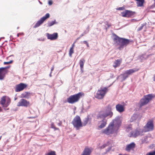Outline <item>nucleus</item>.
<instances>
[{
	"label": "nucleus",
	"mask_w": 155,
	"mask_h": 155,
	"mask_svg": "<svg viewBox=\"0 0 155 155\" xmlns=\"http://www.w3.org/2000/svg\"><path fill=\"white\" fill-rule=\"evenodd\" d=\"M114 41L115 44L120 46L119 48L120 50L123 48L124 47L126 46L130 42H132L130 40L120 38L116 35H115Z\"/></svg>",
	"instance_id": "f257e3e1"
},
{
	"label": "nucleus",
	"mask_w": 155,
	"mask_h": 155,
	"mask_svg": "<svg viewBox=\"0 0 155 155\" xmlns=\"http://www.w3.org/2000/svg\"><path fill=\"white\" fill-rule=\"evenodd\" d=\"M108 91L107 88V87H101L97 92L95 95V98L101 99L103 98L106 94Z\"/></svg>",
	"instance_id": "f03ea898"
},
{
	"label": "nucleus",
	"mask_w": 155,
	"mask_h": 155,
	"mask_svg": "<svg viewBox=\"0 0 155 155\" xmlns=\"http://www.w3.org/2000/svg\"><path fill=\"white\" fill-rule=\"evenodd\" d=\"M113 115V113L111 111V108L107 107L106 110L101 111L99 115V117L100 118H104L107 117H112Z\"/></svg>",
	"instance_id": "7ed1b4c3"
},
{
	"label": "nucleus",
	"mask_w": 155,
	"mask_h": 155,
	"mask_svg": "<svg viewBox=\"0 0 155 155\" xmlns=\"http://www.w3.org/2000/svg\"><path fill=\"white\" fill-rule=\"evenodd\" d=\"M122 119L121 116H117L112 121L110 124L117 130L121 125Z\"/></svg>",
	"instance_id": "20e7f679"
},
{
	"label": "nucleus",
	"mask_w": 155,
	"mask_h": 155,
	"mask_svg": "<svg viewBox=\"0 0 155 155\" xmlns=\"http://www.w3.org/2000/svg\"><path fill=\"white\" fill-rule=\"evenodd\" d=\"M138 70L135 68L130 69L126 71L123 74H121L118 77L119 79H120L121 81L124 80L128 76L132 74L133 73L137 71Z\"/></svg>",
	"instance_id": "39448f33"
},
{
	"label": "nucleus",
	"mask_w": 155,
	"mask_h": 155,
	"mask_svg": "<svg viewBox=\"0 0 155 155\" xmlns=\"http://www.w3.org/2000/svg\"><path fill=\"white\" fill-rule=\"evenodd\" d=\"M72 123L76 130H78L82 126V124L80 117L77 115L74 119Z\"/></svg>",
	"instance_id": "423d86ee"
},
{
	"label": "nucleus",
	"mask_w": 155,
	"mask_h": 155,
	"mask_svg": "<svg viewBox=\"0 0 155 155\" xmlns=\"http://www.w3.org/2000/svg\"><path fill=\"white\" fill-rule=\"evenodd\" d=\"M154 95L152 94L145 96L140 101V105L141 107L147 104L154 97Z\"/></svg>",
	"instance_id": "0eeeda50"
},
{
	"label": "nucleus",
	"mask_w": 155,
	"mask_h": 155,
	"mask_svg": "<svg viewBox=\"0 0 155 155\" xmlns=\"http://www.w3.org/2000/svg\"><path fill=\"white\" fill-rule=\"evenodd\" d=\"M81 95V93H79L76 94L71 95L68 98L67 101L69 103L73 104L77 102Z\"/></svg>",
	"instance_id": "6e6552de"
},
{
	"label": "nucleus",
	"mask_w": 155,
	"mask_h": 155,
	"mask_svg": "<svg viewBox=\"0 0 155 155\" xmlns=\"http://www.w3.org/2000/svg\"><path fill=\"white\" fill-rule=\"evenodd\" d=\"M117 130L110 124L105 129L102 130V133L107 135H110L113 134Z\"/></svg>",
	"instance_id": "1a4fd4ad"
},
{
	"label": "nucleus",
	"mask_w": 155,
	"mask_h": 155,
	"mask_svg": "<svg viewBox=\"0 0 155 155\" xmlns=\"http://www.w3.org/2000/svg\"><path fill=\"white\" fill-rule=\"evenodd\" d=\"M11 102L10 98L7 96H3L1 98V104L3 107H7Z\"/></svg>",
	"instance_id": "9d476101"
},
{
	"label": "nucleus",
	"mask_w": 155,
	"mask_h": 155,
	"mask_svg": "<svg viewBox=\"0 0 155 155\" xmlns=\"http://www.w3.org/2000/svg\"><path fill=\"white\" fill-rule=\"evenodd\" d=\"M153 128V121L150 120L147 122L146 125L144 127L143 131L147 132L152 131Z\"/></svg>",
	"instance_id": "9b49d317"
},
{
	"label": "nucleus",
	"mask_w": 155,
	"mask_h": 155,
	"mask_svg": "<svg viewBox=\"0 0 155 155\" xmlns=\"http://www.w3.org/2000/svg\"><path fill=\"white\" fill-rule=\"evenodd\" d=\"M50 17V14L49 13H47L45 16H43L41 19L38 21L34 26V28H36L39 26L41 25L43 23L44 21L47 18Z\"/></svg>",
	"instance_id": "f8f14e48"
},
{
	"label": "nucleus",
	"mask_w": 155,
	"mask_h": 155,
	"mask_svg": "<svg viewBox=\"0 0 155 155\" xmlns=\"http://www.w3.org/2000/svg\"><path fill=\"white\" fill-rule=\"evenodd\" d=\"M30 103L28 101L24 99H21L18 103L17 106H24L27 107L29 105Z\"/></svg>",
	"instance_id": "ddd939ff"
},
{
	"label": "nucleus",
	"mask_w": 155,
	"mask_h": 155,
	"mask_svg": "<svg viewBox=\"0 0 155 155\" xmlns=\"http://www.w3.org/2000/svg\"><path fill=\"white\" fill-rule=\"evenodd\" d=\"M121 14L123 17H130L133 16L134 12L130 10H125L122 12Z\"/></svg>",
	"instance_id": "4468645a"
},
{
	"label": "nucleus",
	"mask_w": 155,
	"mask_h": 155,
	"mask_svg": "<svg viewBox=\"0 0 155 155\" xmlns=\"http://www.w3.org/2000/svg\"><path fill=\"white\" fill-rule=\"evenodd\" d=\"M8 68L9 67L0 68V80H3L4 78L5 74L7 73L6 69Z\"/></svg>",
	"instance_id": "2eb2a0df"
},
{
	"label": "nucleus",
	"mask_w": 155,
	"mask_h": 155,
	"mask_svg": "<svg viewBox=\"0 0 155 155\" xmlns=\"http://www.w3.org/2000/svg\"><path fill=\"white\" fill-rule=\"evenodd\" d=\"M46 35L48 39L51 40H56L58 38V34L57 33H54L52 34H49L48 33H47Z\"/></svg>",
	"instance_id": "dca6fc26"
},
{
	"label": "nucleus",
	"mask_w": 155,
	"mask_h": 155,
	"mask_svg": "<svg viewBox=\"0 0 155 155\" xmlns=\"http://www.w3.org/2000/svg\"><path fill=\"white\" fill-rule=\"evenodd\" d=\"M27 85L23 83H20L16 85L15 88V91L16 92H19L23 90Z\"/></svg>",
	"instance_id": "f3484780"
},
{
	"label": "nucleus",
	"mask_w": 155,
	"mask_h": 155,
	"mask_svg": "<svg viewBox=\"0 0 155 155\" xmlns=\"http://www.w3.org/2000/svg\"><path fill=\"white\" fill-rule=\"evenodd\" d=\"M141 118V116L137 114H134L131 117L130 119V121L131 122L139 121Z\"/></svg>",
	"instance_id": "a211bd4d"
},
{
	"label": "nucleus",
	"mask_w": 155,
	"mask_h": 155,
	"mask_svg": "<svg viewBox=\"0 0 155 155\" xmlns=\"http://www.w3.org/2000/svg\"><path fill=\"white\" fill-rule=\"evenodd\" d=\"M143 132V130L140 129H137L134 131L131 132L130 134V137H136L137 136L139 135H141L142 133Z\"/></svg>",
	"instance_id": "6ab92c4d"
},
{
	"label": "nucleus",
	"mask_w": 155,
	"mask_h": 155,
	"mask_svg": "<svg viewBox=\"0 0 155 155\" xmlns=\"http://www.w3.org/2000/svg\"><path fill=\"white\" fill-rule=\"evenodd\" d=\"M135 147V144L134 143H131L126 145L125 150L127 152H130L131 150L134 149Z\"/></svg>",
	"instance_id": "aec40b11"
},
{
	"label": "nucleus",
	"mask_w": 155,
	"mask_h": 155,
	"mask_svg": "<svg viewBox=\"0 0 155 155\" xmlns=\"http://www.w3.org/2000/svg\"><path fill=\"white\" fill-rule=\"evenodd\" d=\"M107 120L105 119H103L99 122V127L101 128L104 127L106 125Z\"/></svg>",
	"instance_id": "412c9836"
},
{
	"label": "nucleus",
	"mask_w": 155,
	"mask_h": 155,
	"mask_svg": "<svg viewBox=\"0 0 155 155\" xmlns=\"http://www.w3.org/2000/svg\"><path fill=\"white\" fill-rule=\"evenodd\" d=\"M92 150V149L91 148H86L82 155H90Z\"/></svg>",
	"instance_id": "4be33fe9"
},
{
	"label": "nucleus",
	"mask_w": 155,
	"mask_h": 155,
	"mask_svg": "<svg viewBox=\"0 0 155 155\" xmlns=\"http://www.w3.org/2000/svg\"><path fill=\"white\" fill-rule=\"evenodd\" d=\"M116 107L117 110L120 113L123 112L124 110L123 106L121 104L117 105Z\"/></svg>",
	"instance_id": "5701e85b"
},
{
	"label": "nucleus",
	"mask_w": 155,
	"mask_h": 155,
	"mask_svg": "<svg viewBox=\"0 0 155 155\" xmlns=\"http://www.w3.org/2000/svg\"><path fill=\"white\" fill-rule=\"evenodd\" d=\"M121 61L122 60L120 59L115 60L114 62L113 66L115 68L119 66L120 65Z\"/></svg>",
	"instance_id": "b1692460"
},
{
	"label": "nucleus",
	"mask_w": 155,
	"mask_h": 155,
	"mask_svg": "<svg viewBox=\"0 0 155 155\" xmlns=\"http://www.w3.org/2000/svg\"><path fill=\"white\" fill-rule=\"evenodd\" d=\"M22 97L26 98H28L30 96V93L28 92H25L21 94Z\"/></svg>",
	"instance_id": "393cba45"
},
{
	"label": "nucleus",
	"mask_w": 155,
	"mask_h": 155,
	"mask_svg": "<svg viewBox=\"0 0 155 155\" xmlns=\"http://www.w3.org/2000/svg\"><path fill=\"white\" fill-rule=\"evenodd\" d=\"M137 1V6L141 7L143 5L144 0H136Z\"/></svg>",
	"instance_id": "a878e982"
},
{
	"label": "nucleus",
	"mask_w": 155,
	"mask_h": 155,
	"mask_svg": "<svg viewBox=\"0 0 155 155\" xmlns=\"http://www.w3.org/2000/svg\"><path fill=\"white\" fill-rule=\"evenodd\" d=\"M85 61V60L83 59H81L80 61L79 64L81 71L83 70Z\"/></svg>",
	"instance_id": "bb28decb"
},
{
	"label": "nucleus",
	"mask_w": 155,
	"mask_h": 155,
	"mask_svg": "<svg viewBox=\"0 0 155 155\" xmlns=\"http://www.w3.org/2000/svg\"><path fill=\"white\" fill-rule=\"evenodd\" d=\"M56 23L55 20L52 21L51 22H49L48 23V26H51Z\"/></svg>",
	"instance_id": "cd10ccee"
},
{
	"label": "nucleus",
	"mask_w": 155,
	"mask_h": 155,
	"mask_svg": "<svg viewBox=\"0 0 155 155\" xmlns=\"http://www.w3.org/2000/svg\"><path fill=\"white\" fill-rule=\"evenodd\" d=\"M132 130L131 126V125L128 126L126 129V131L128 132H130V134L132 132Z\"/></svg>",
	"instance_id": "c85d7f7f"
},
{
	"label": "nucleus",
	"mask_w": 155,
	"mask_h": 155,
	"mask_svg": "<svg viewBox=\"0 0 155 155\" xmlns=\"http://www.w3.org/2000/svg\"><path fill=\"white\" fill-rule=\"evenodd\" d=\"M88 117L86 118L83 121V123L82 124V126H84L86 125L88 121Z\"/></svg>",
	"instance_id": "c756f323"
},
{
	"label": "nucleus",
	"mask_w": 155,
	"mask_h": 155,
	"mask_svg": "<svg viewBox=\"0 0 155 155\" xmlns=\"http://www.w3.org/2000/svg\"><path fill=\"white\" fill-rule=\"evenodd\" d=\"M74 49L72 48H71L69 51V55L70 57H72V54L74 53Z\"/></svg>",
	"instance_id": "7c9ffc66"
},
{
	"label": "nucleus",
	"mask_w": 155,
	"mask_h": 155,
	"mask_svg": "<svg viewBox=\"0 0 155 155\" xmlns=\"http://www.w3.org/2000/svg\"><path fill=\"white\" fill-rule=\"evenodd\" d=\"M45 155H56L54 151H51L48 153H46Z\"/></svg>",
	"instance_id": "2f4dec72"
},
{
	"label": "nucleus",
	"mask_w": 155,
	"mask_h": 155,
	"mask_svg": "<svg viewBox=\"0 0 155 155\" xmlns=\"http://www.w3.org/2000/svg\"><path fill=\"white\" fill-rule=\"evenodd\" d=\"M51 128L54 129L55 130L58 129V128H56L54 126V124L53 123H52L51 124Z\"/></svg>",
	"instance_id": "473e14b6"
},
{
	"label": "nucleus",
	"mask_w": 155,
	"mask_h": 155,
	"mask_svg": "<svg viewBox=\"0 0 155 155\" xmlns=\"http://www.w3.org/2000/svg\"><path fill=\"white\" fill-rule=\"evenodd\" d=\"M146 155H155V150L147 153Z\"/></svg>",
	"instance_id": "72a5a7b5"
},
{
	"label": "nucleus",
	"mask_w": 155,
	"mask_h": 155,
	"mask_svg": "<svg viewBox=\"0 0 155 155\" xmlns=\"http://www.w3.org/2000/svg\"><path fill=\"white\" fill-rule=\"evenodd\" d=\"M144 25V24H142L141 25V26L140 27H139V28H138L137 29V31H140L141 30L143 29Z\"/></svg>",
	"instance_id": "f704fd0d"
},
{
	"label": "nucleus",
	"mask_w": 155,
	"mask_h": 155,
	"mask_svg": "<svg viewBox=\"0 0 155 155\" xmlns=\"http://www.w3.org/2000/svg\"><path fill=\"white\" fill-rule=\"evenodd\" d=\"M13 61L12 60H11V61H9V62H5L4 63V64H9L12 63L13 62Z\"/></svg>",
	"instance_id": "c9c22d12"
},
{
	"label": "nucleus",
	"mask_w": 155,
	"mask_h": 155,
	"mask_svg": "<svg viewBox=\"0 0 155 155\" xmlns=\"http://www.w3.org/2000/svg\"><path fill=\"white\" fill-rule=\"evenodd\" d=\"M107 146L106 144H104L102 146L100 147L101 149H103L105 148Z\"/></svg>",
	"instance_id": "e433bc0d"
},
{
	"label": "nucleus",
	"mask_w": 155,
	"mask_h": 155,
	"mask_svg": "<svg viewBox=\"0 0 155 155\" xmlns=\"http://www.w3.org/2000/svg\"><path fill=\"white\" fill-rule=\"evenodd\" d=\"M48 4L50 5H51L52 4V1L51 0L49 1Z\"/></svg>",
	"instance_id": "4c0bfd02"
},
{
	"label": "nucleus",
	"mask_w": 155,
	"mask_h": 155,
	"mask_svg": "<svg viewBox=\"0 0 155 155\" xmlns=\"http://www.w3.org/2000/svg\"><path fill=\"white\" fill-rule=\"evenodd\" d=\"M88 32V30L87 31H84L82 34H83V35H84L86 34Z\"/></svg>",
	"instance_id": "58836bf2"
},
{
	"label": "nucleus",
	"mask_w": 155,
	"mask_h": 155,
	"mask_svg": "<svg viewBox=\"0 0 155 155\" xmlns=\"http://www.w3.org/2000/svg\"><path fill=\"white\" fill-rule=\"evenodd\" d=\"M117 9L118 10H122L123 9V7H120V8H118Z\"/></svg>",
	"instance_id": "ea45409f"
},
{
	"label": "nucleus",
	"mask_w": 155,
	"mask_h": 155,
	"mask_svg": "<svg viewBox=\"0 0 155 155\" xmlns=\"http://www.w3.org/2000/svg\"><path fill=\"white\" fill-rule=\"evenodd\" d=\"M61 124H62L61 122L59 121V123H58V125H59V126H61Z\"/></svg>",
	"instance_id": "a19ab883"
},
{
	"label": "nucleus",
	"mask_w": 155,
	"mask_h": 155,
	"mask_svg": "<svg viewBox=\"0 0 155 155\" xmlns=\"http://www.w3.org/2000/svg\"><path fill=\"white\" fill-rule=\"evenodd\" d=\"M54 66H52V67L51 68V72H52V71L54 69Z\"/></svg>",
	"instance_id": "79ce46f5"
},
{
	"label": "nucleus",
	"mask_w": 155,
	"mask_h": 155,
	"mask_svg": "<svg viewBox=\"0 0 155 155\" xmlns=\"http://www.w3.org/2000/svg\"><path fill=\"white\" fill-rule=\"evenodd\" d=\"M75 43V42H74L72 45V46L71 48H72L74 49V44Z\"/></svg>",
	"instance_id": "37998d69"
},
{
	"label": "nucleus",
	"mask_w": 155,
	"mask_h": 155,
	"mask_svg": "<svg viewBox=\"0 0 155 155\" xmlns=\"http://www.w3.org/2000/svg\"><path fill=\"white\" fill-rule=\"evenodd\" d=\"M83 43L84 44H86L87 43H88L86 41H83Z\"/></svg>",
	"instance_id": "c03bdc74"
},
{
	"label": "nucleus",
	"mask_w": 155,
	"mask_h": 155,
	"mask_svg": "<svg viewBox=\"0 0 155 155\" xmlns=\"http://www.w3.org/2000/svg\"><path fill=\"white\" fill-rule=\"evenodd\" d=\"M84 35H83V34H82L81 35H80V37L78 38V39L80 38L81 37H82V36H84Z\"/></svg>",
	"instance_id": "a18cd8bd"
},
{
	"label": "nucleus",
	"mask_w": 155,
	"mask_h": 155,
	"mask_svg": "<svg viewBox=\"0 0 155 155\" xmlns=\"http://www.w3.org/2000/svg\"><path fill=\"white\" fill-rule=\"evenodd\" d=\"M38 40H39V41H44V39H41L40 38H39V39H38Z\"/></svg>",
	"instance_id": "49530a36"
},
{
	"label": "nucleus",
	"mask_w": 155,
	"mask_h": 155,
	"mask_svg": "<svg viewBox=\"0 0 155 155\" xmlns=\"http://www.w3.org/2000/svg\"><path fill=\"white\" fill-rule=\"evenodd\" d=\"M153 80L154 81H155V74L154 75L153 78Z\"/></svg>",
	"instance_id": "de8ad7c7"
},
{
	"label": "nucleus",
	"mask_w": 155,
	"mask_h": 155,
	"mask_svg": "<svg viewBox=\"0 0 155 155\" xmlns=\"http://www.w3.org/2000/svg\"><path fill=\"white\" fill-rule=\"evenodd\" d=\"M86 45L87 47H89V45L88 43H87Z\"/></svg>",
	"instance_id": "09e8293b"
},
{
	"label": "nucleus",
	"mask_w": 155,
	"mask_h": 155,
	"mask_svg": "<svg viewBox=\"0 0 155 155\" xmlns=\"http://www.w3.org/2000/svg\"><path fill=\"white\" fill-rule=\"evenodd\" d=\"M51 73H52V72H51V73H50V74H49V76H50V77H51Z\"/></svg>",
	"instance_id": "8fccbe9b"
},
{
	"label": "nucleus",
	"mask_w": 155,
	"mask_h": 155,
	"mask_svg": "<svg viewBox=\"0 0 155 155\" xmlns=\"http://www.w3.org/2000/svg\"><path fill=\"white\" fill-rule=\"evenodd\" d=\"M20 35V33H18L17 34V36L18 37Z\"/></svg>",
	"instance_id": "3c124183"
},
{
	"label": "nucleus",
	"mask_w": 155,
	"mask_h": 155,
	"mask_svg": "<svg viewBox=\"0 0 155 155\" xmlns=\"http://www.w3.org/2000/svg\"><path fill=\"white\" fill-rule=\"evenodd\" d=\"M2 110V109H1V107H0V111H1Z\"/></svg>",
	"instance_id": "603ef678"
},
{
	"label": "nucleus",
	"mask_w": 155,
	"mask_h": 155,
	"mask_svg": "<svg viewBox=\"0 0 155 155\" xmlns=\"http://www.w3.org/2000/svg\"><path fill=\"white\" fill-rule=\"evenodd\" d=\"M118 155H123L122 154L120 153Z\"/></svg>",
	"instance_id": "864d4df0"
},
{
	"label": "nucleus",
	"mask_w": 155,
	"mask_h": 155,
	"mask_svg": "<svg viewBox=\"0 0 155 155\" xmlns=\"http://www.w3.org/2000/svg\"><path fill=\"white\" fill-rule=\"evenodd\" d=\"M39 3H40V4H42V3L41 2H40V1H39Z\"/></svg>",
	"instance_id": "5fc2aeb1"
},
{
	"label": "nucleus",
	"mask_w": 155,
	"mask_h": 155,
	"mask_svg": "<svg viewBox=\"0 0 155 155\" xmlns=\"http://www.w3.org/2000/svg\"><path fill=\"white\" fill-rule=\"evenodd\" d=\"M1 137H2V136H0V140H1Z\"/></svg>",
	"instance_id": "6e6d98bb"
},
{
	"label": "nucleus",
	"mask_w": 155,
	"mask_h": 155,
	"mask_svg": "<svg viewBox=\"0 0 155 155\" xmlns=\"http://www.w3.org/2000/svg\"><path fill=\"white\" fill-rule=\"evenodd\" d=\"M111 149V148L110 147L109 148V150H110Z\"/></svg>",
	"instance_id": "4d7b16f0"
},
{
	"label": "nucleus",
	"mask_w": 155,
	"mask_h": 155,
	"mask_svg": "<svg viewBox=\"0 0 155 155\" xmlns=\"http://www.w3.org/2000/svg\"><path fill=\"white\" fill-rule=\"evenodd\" d=\"M21 33H20V35H21Z\"/></svg>",
	"instance_id": "13d9d810"
},
{
	"label": "nucleus",
	"mask_w": 155,
	"mask_h": 155,
	"mask_svg": "<svg viewBox=\"0 0 155 155\" xmlns=\"http://www.w3.org/2000/svg\"><path fill=\"white\" fill-rule=\"evenodd\" d=\"M108 27H109V26H110V25H109V26L108 25Z\"/></svg>",
	"instance_id": "bf43d9fd"
}]
</instances>
